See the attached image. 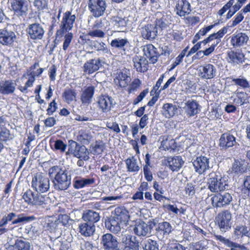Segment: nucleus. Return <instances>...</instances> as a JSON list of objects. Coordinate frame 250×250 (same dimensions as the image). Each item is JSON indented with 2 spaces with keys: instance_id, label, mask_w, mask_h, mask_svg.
Wrapping results in <instances>:
<instances>
[{
  "instance_id": "nucleus-1",
  "label": "nucleus",
  "mask_w": 250,
  "mask_h": 250,
  "mask_svg": "<svg viewBox=\"0 0 250 250\" xmlns=\"http://www.w3.org/2000/svg\"><path fill=\"white\" fill-rule=\"evenodd\" d=\"M49 174L52 177V188L56 190H65L71 185V174L65 167L53 166L49 169Z\"/></svg>"
},
{
  "instance_id": "nucleus-2",
  "label": "nucleus",
  "mask_w": 250,
  "mask_h": 250,
  "mask_svg": "<svg viewBox=\"0 0 250 250\" xmlns=\"http://www.w3.org/2000/svg\"><path fill=\"white\" fill-rule=\"evenodd\" d=\"M208 189L212 192L223 191L228 187V185L219 173L211 172L208 174Z\"/></svg>"
},
{
  "instance_id": "nucleus-3",
  "label": "nucleus",
  "mask_w": 250,
  "mask_h": 250,
  "mask_svg": "<svg viewBox=\"0 0 250 250\" xmlns=\"http://www.w3.org/2000/svg\"><path fill=\"white\" fill-rule=\"evenodd\" d=\"M32 187L40 193L47 192L50 189V180L42 173H36L32 178Z\"/></svg>"
},
{
  "instance_id": "nucleus-4",
  "label": "nucleus",
  "mask_w": 250,
  "mask_h": 250,
  "mask_svg": "<svg viewBox=\"0 0 250 250\" xmlns=\"http://www.w3.org/2000/svg\"><path fill=\"white\" fill-rule=\"evenodd\" d=\"M69 148L67 154H72L74 157L87 161L89 159V152L83 145H81L77 142L70 140L68 141Z\"/></svg>"
},
{
  "instance_id": "nucleus-5",
  "label": "nucleus",
  "mask_w": 250,
  "mask_h": 250,
  "mask_svg": "<svg viewBox=\"0 0 250 250\" xmlns=\"http://www.w3.org/2000/svg\"><path fill=\"white\" fill-rule=\"evenodd\" d=\"M25 201L35 206H42L46 204L49 200L48 197L38 192H33L30 189L27 190L23 195Z\"/></svg>"
},
{
  "instance_id": "nucleus-6",
  "label": "nucleus",
  "mask_w": 250,
  "mask_h": 250,
  "mask_svg": "<svg viewBox=\"0 0 250 250\" xmlns=\"http://www.w3.org/2000/svg\"><path fill=\"white\" fill-rule=\"evenodd\" d=\"M107 7L106 0H89L88 1V10L96 18L103 16Z\"/></svg>"
},
{
  "instance_id": "nucleus-7",
  "label": "nucleus",
  "mask_w": 250,
  "mask_h": 250,
  "mask_svg": "<svg viewBox=\"0 0 250 250\" xmlns=\"http://www.w3.org/2000/svg\"><path fill=\"white\" fill-rule=\"evenodd\" d=\"M75 20V15H72L70 11L65 12L61 21L60 29L57 30L56 35L62 36L65 33H68L73 28Z\"/></svg>"
},
{
  "instance_id": "nucleus-8",
  "label": "nucleus",
  "mask_w": 250,
  "mask_h": 250,
  "mask_svg": "<svg viewBox=\"0 0 250 250\" xmlns=\"http://www.w3.org/2000/svg\"><path fill=\"white\" fill-rule=\"evenodd\" d=\"M231 219V214L228 210H224L218 214L216 217V220L222 232H226L230 229Z\"/></svg>"
},
{
  "instance_id": "nucleus-9",
  "label": "nucleus",
  "mask_w": 250,
  "mask_h": 250,
  "mask_svg": "<svg viewBox=\"0 0 250 250\" xmlns=\"http://www.w3.org/2000/svg\"><path fill=\"white\" fill-rule=\"evenodd\" d=\"M26 32L28 38L33 40L42 39L45 33L43 26L38 22L29 24Z\"/></svg>"
},
{
  "instance_id": "nucleus-10",
  "label": "nucleus",
  "mask_w": 250,
  "mask_h": 250,
  "mask_svg": "<svg viewBox=\"0 0 250 250\" xmlns=\"http://www.w3.org/2000/svg\"><path fill=\"white\" fill-rule=\"evenodd\" d=\"M100 244L104 250H119L117 238L109 233H107L102 236Z\"/></svg>"
},
{
  "instance_id": "nucleus-11",
  "label": "nucleus",
  "mask_w": 250,
  "mask_h": 250,
  "mask_svg": "<svg viewBox=\"0 0 250 250\" xmlns=\"http://www.w3.org/2000/svg\"><path fill=\"white\" fill-rule=\"evenodd\" d=\"M232 198L231 194L228 192H222L213 196L211 198L212 206L215 208H221L230 204Z\"/></svg>"
},
{
  "instance_id": "nucleus-12",
  "label": "nucleus",
  "mask_w": 250,
  "mask_h": 250,
  "mask_svg": "<svg viewBox=\"0 0 250 250\" xmlns=\"http://www.w3.org/2000/svg\"><path fill=\"white\" fill-rule=\"evenodd\" d=\"M192 163L195 172L200 175L204 174L211 167L209 166V159L203 156L196 157Z\"/></svg>"
},
{
  "instance_id": "nucleus-13",
  "label": "nucleus",
  "mask_w": 250,
  "mask_h": 250,
  "mask_svg": "<svg viewBox=\"0 0 250 250\" xmlns=\"http://www.w3.org/2000/svg\"><path fill=\"white\" fill-rule=\"evenodd\" d=\"M10 3L15 15L23 18L26 16L28 7L26 0H17Z\"/></svg>"
},
{
  "instance_id": "nucleus-14",
  "label": "nucleus",
  "mask_w": 250,
  "mask_h": 250,
  "mask_svg": "<svg viewBox=\"0 0 250 250\" xmlns=\"http://www.w3.org/2000/svg\"><path fill=\"white\" fill-rule=\"evenodd\" d=\"M216 72L215 66L210 63H206L200 66L199 76L204 79H211L215 77Z\"/></svg>"
},
{
  "instance_id": "nucleus-15",
  "label": "nucleus",
  "mask_w": 250,
  "mask_h": 250,
  "mask_svg": "<svg viewBox=\"0 0 250 250\" xmlns=\"http://www.w3.org/2000/svg\"><path fill=\"white\" fill-rule=\"evenodd\" d=\"M97 103L99 109L105 113L110 112L115 104L114 99L111 97L105 95L100 96Z\"/></svg>"
},
{
  "instance_id": "nucleus-16",
  "label": "nucleus",
  "mask_w": 250,
  "mask_h": 250,
  "mask_svg": "<svg viewBox=\"0 0 250 250\" xmlns=\"http://www.w3.org/2000/svg\"><path fill=\"white\" fill-rule=\"evenodd\" d=\"M104 63V61L100 58L89 60L84 64L83 71L89 74H92L98 70Z\"/></svg>"
},
{
  "instance_id": "nucleus-17",
  "label": "nucleus",
  "mask_w": 250,
  "mask_h": 250,
  "mask_svg": "<svg viewBox=\"0 0 250 250\" xmlns=\"http://www.w3.org/2000/svg\"><path fill=\"white\" fill-rule=\"evenodd\" d=\"M15 80H6L0 82V93L4 95L13 94L16 88Z\"/></svg>"
},
{
  "instance_id": "nucleus-18",
  "label": "nucleus",
  "mask_w": 250,
  "mask_h": 250,
  "mask_svg": "<svg viewBox=\"0 0 250 250\" xmlns=\"http://www.w3.org/2000/svg\"><path fill=\"white\" fill-rule=\"evenodd\" d=\"M249 39L246 33L237 31L231 36L230 43L236 48L243 46L247 43Z\"/></svg>"
},
{
  "instance_id": "nucleus-19",
  "label": "nucleus",
  "mask_w": 250,
  "mask_h": 250,
  "mask_svg": "<svg viewBox=\"0 0 250 250\" xmlns=\"http://www.w3.org/2000/svg\"><path fill=\"white\" fill-rule=\"evenodd\" d=\"M16 40L15 33L7 29H4L0 32V43L3 45L10 46Z\"/></svg>"
},
{
  "instance_id": "nucleus-20",
  "label": "nucleus",
  "mask_w": 250,
  "mask_h": 250,
  "mask_svg": "<svg viewBox=\"0 0 250 250\" xmlns=\"http://www.w3.org/2000/svg\"><path fill=\"white\" fill-rule=\"evenodd\" d=\"M133 231L136 235L140 237H149L151 235L150 227L143 221L136 223Z\"/></svg>"
},
{
  "instance_id": "nucleus-21",
  "label": "nucleus",
  "mask_w": 250,
  "mask_h": 250,
  "mask_svg": "<svg viewBox=\"0 0 250 250\" xmlns=\"http://www.w3.org/2000/svg\"><path fill=\"white\" fill-rule=\"evenodd\" d=\"M176 14L180 17H185L191 11L190 3L187 0H178L175 8Z\"/></svg>"
},
{
  "instance_id": "nucleus-22",
  "label": "nucleus",
  "mask_w": 250,
  "mask_h": 250,
  "mask_svg": "<svg viewBox=\"0 0 250 250\" xmlns=\"http://www.w3.org/2000/svg\"><path fill=\"white\" fill-rule=\"evenodd\" d=\"M143 52L144 55L147 57L152 63H155L158 61L160 53L157 49L151 44H148L144 47Z\"/></svg>"
},
{
  "instance_id": "nucleus-23",
  "label": "nucleus",
  "mask_w": 250,
  "mask_h": 250,
  "mask_svg": "<svg viewBox=\"0 0 250 250\" xmlns=\"http://www.w3.org/2000/svg\"><path fill=\"white\" fill-rule=\"evenodd\" d=\"M199 104L195 100H188L185 103L183 107L188 117L194 116L200 111Z\"/></svg>"
},
{
  "instance_id": "nucleus-24",
  "label": "nucleus",
  "mask_w": 250,
  "mask_h": 250,
  "mask_svg": "<svg viewBox=\"0 0 250 250\" xmlns=\"http://www.w3.org/2000/svg\"><path fill=\"white\" fill-rule=\"evenodd\" d=\"M157 32L156 25L147 24L142 28L141 35L145 39L152 40L157 36Z\"/></svg>"
},
{
  "instance_id": "nucleus-25",
  "label": "nucleus",
  "mask_w": 250,
  "mask_h": 250,
  "mask_svg": "<svg viewBox=\"0 0 250 250\" xmlns=\"http://www.w3.org/2000/svg\"><path fill=\"white\" fill-rule=\"evenodd\" d=\"M122 223L111 215L105 219L104 224L105 228L107 229L113 233H117L121 230V224Z\"/></svg>"
},
{
  "instance_id": "nucleus-26",
  "label": "nucleus",
  "mask_w": 250,
  "mask_h": 250,
  "mask_svg": "<svg viewBox=\"0 0 250 250\" xmlns=\"http://www.w3.org/2000/svg\"><path fill=\"white\" fill-rule=\"evenodd\" d=\"M235 138L230 134H222L219 140V146L222 149L233 146L236 144Z\"/></svg>"
},
{
  "instance_id": "nucleus-27",
  "label": "nucleus",
  "mask_w": 250,
  "mask_h": 250,
  "mask_svg": "<svg viewBox=\"0 0 250 250\" xmlns=\"http://www.w3.org/2000/svg\"><path fill=\"white\" fill-rule=\"evenodd\" d=\"M78 229L81 234L84 237H90L95 231V225L86 222L80 223Z\"/></svg>"
},
{
  "instance_id": "nucleus-28",
  "label": "nucleus",
  "mask_w": 250,
  "mask_h": 250,
  "mask_svg": "<svg viewBox=\"0 0 250 250\" xmlns=\"http://www.w3.org/2000/svg\"><path fill=\"white\" fill-rule=\"evenodd\" d=\"M134 63V68L139 72H144L147 70L148 61L146 58L142 57L136 56L133 59Z\"/></svg>"
},
{
  "instance_id": "nucleus-29",
  "label": "nucleus",
  "mask_w": 250,
  "mask_h": 250,
  "mask_svg": "<svg viewBox=\"0 0 250 250\" xmlns=\"http://www.w3.org/2000/svg\"><path fill=\"white\" fill-rule=\"evenodd\" d=\"M131 82V78L126 71L121 72L117 74L114 79V82L121 87H126Z\"/></svg>"
},
{
  "instance_id": "nucleus-30",
  "label": "nucleus",
  "mask_w": 250,
  "mask_h": 250,
  "mask_svg": "<svg viewBox=\"0 0 250 250\" xmlns=\"http://www.w3.org/2000/svg\"><path fill=\"white\" fill-rule=\"evenodd\" d=\"M82 218L85 222L94 225L100 220V216L98 212L89 209L83 211Z\"/></svg>"
},
{
  "instance_id": "nucleus-31",
  "label": "nucleus",
  "mask_w": 250,
  "mask_h": 250,
  "mask_svg": "<svg viewBox=\"0 0 250 250\" xmlns=\"http://www.w3.org/2000/svg\"><path fill=\"white\" fill-rule=\"evenodd\" d=\"M228 62L235 64L242 63L245 61L244 55L239 52L230 51L227 53Z\"/></svg>"
},
{
  "instance_id": "nucleus-32",
  "label": "nucleus",
  "mask_w": 250,
  "mask_h": 250,
  "mask_svg": "<svg viewBox=\"0 0 250 250\" xmlns=\"http://www.w3.org/2000/svg\"><path fill=\"white\" fill-rule=\"evenodd\" d=\"M124 250H140V242L135 236L128 235L126 237Z\"/></svg>"
},
{
  "instance_id": "nucleus-33",
  "label": "nucleus",
  "mask_w": 250,
  "mask_h": 250,
  "mask_svg": "<svg viewBox=\"0 0 250 250\" xmlns=\"http://www.w3.org/2000/svg\"><path fill=\"white\" fill-rule=\"evenodd\" d=\"M155 230L157 235L167 236L172 231V226L169 222L164 221L157 224Z\"/></svg>"
},
{
  "instance_id": "nucleus-34",
  "label": "nucleus",
  "mask_w": 250,
  "mask_h": 250,
  "mask_svg": "<svg viewBox=\"0 0 250 250\" xmlns=\"http://www.w3.org/2000/svg\"><path fill=\"white\" fill-rule=\"evenodd\" d=\"M94 183L95 179L93 178L78 177L74 180L73 186L75 189H78L93 185Z\"/></svg>"
},
{
  "instance_id": "nucleus-35",
  "label": "nucleus",
  "mask_w": 250,
  "mask_h": 250,
  "mask_svg": "<svg viewBox=\"0 0 250 250\" xmlns=\"http://www.w3.org/2000/svg\"><path fill=\"white\" fill-rule=\"evenodd\" d=\"M233 235L235 238L239 239L244 236L250 237V228L245 225L239 224L234 227Z\"/></svg>"
},
{
  "instance_id": "nucleus-36",
  "label": "nucleus",
  "mask_w": 250,
  "mask_h": 250,
  "mask_svg": "<svg viewBox=\"0 0 250 250\" xmlns=\"http://www.w3.org/2000/svg\"><path fill=\"white\" fill-rule=\"evenodd\" d=\"M184 163V161L180 156L169 158L168 160L169 167L172 171H178Z\"/></svg>"
},
{
  "instance_id": "nucleus-37",
  "label": "nucleus",
  "mask_w": 250,
  "mask_h": 250,
  "mask_svg": "<svg viewBox=\"0 0 250 250\" xmlns=\"http://www.w3.org/2000/svg\"><path fill=\"white\" fill-rule=\"evenodd\" d=\"M112 215L121 222H127L129 219L128 212L124 207L116 208Z\"/></svg>"
},
{
  "instance_id": "nucleus-38",
  "label": "nucleus",
  "mask_w": 250,
  "mask_h": 250,
  "mask_svg": "<svg viewBox=\"0 0 250 250\" xmlns=\"http://www.w3.org/2000/svg\"><path fill=\"white\" fill-rule=\"evenodd\" d=\"M95 91L93 86L87 87L82 93L81 97L82 103L83 104H89L91 103Z\"/></svg>"
},
{
  "instance_id": "nucleus-39",
  "label": "nucleus",
  "mask_w": 250,
  "mask_h": 250,
  "mask_svg": "<svg viewBox=\"0 0 250 250\" xmlns=\"http://www.w3.org/2000/svg\"><path fill=\"white\" fill-rule=\"evenodd\" d=\"M125 162L127 171L137 173L139 171L140 167L138 164L137 159L134 156L128 158Z\"/></svg>"
},
{
  "instance_id": "nucleus-40",
  "label": "nucleus",
  "mask_w": 250,
  "mask_h": 250,
  "mask_svg": "<svg viewBox=\"0 0 250 250\" xmlns=\"http://www.w3.org/2000/svg\"><path fill=\"white\" fill-rule=\"evenodd\" d=\"M78 141L84 145L89 144L92 139V135L88 130H81L77 137Z\"/></svg>"
},
{
  "instance_id": "nucleus-41",
  "label": "nucleus",
  "mask_w": 250,
  "mask_h": 250,
  "mask_svg": "<svg viewBox=\"0 0 250 250\" xmlns=\"http://www.w3.org/2000/svg\"><path fill=\"white\" fill-rule=\"evenodd\" d=\"M171 19L170 15L164 14L161 18L156 20L155 25H156V27L159 26L162 30L167 28L171 23Z\"/></svg>"
},
{
  "instance_id": "nucleus-42",
  "label": "nucleus",
  "mask_w": 250,
  "mask_h": 250,
  "mask_svg": "<svg viewBox=\"0 0 250 250\" xmlns=\"http://www.w3.org/2000/svg\"><path fill=\"white\" fill-rule=\"evenodd\" d=\"M12 247L16 250H30V243L26 239H18Z\"/></svg>"
},
{
  "instance_id": "nucleus-43",
  "label": "nucleus",
  "mask_w": 250,
  "mask_h": 250,
  "mask_svg": "<svg viewBox=\"0 0 250 250\" xmlns=\"http://www.w3.org/2000/svg\"><path fill=\"white\" fill-rule=\"evenodd\" d=\"M246 171L247 168L245 166L244 162L235 160L231 168V172H234L237 174H241Z\"/></svg>"
},
{
  "instance_id": "nucleus-44",
  "label": "nucleus",
  "mask_w": 250,
  "mask_h": 250,
  "mask_svg": "<svg viewBox=\"0 0 250 250\" xmlns=\"http://www.w3.org/2000/svg\"><path fill=\"white\" fill-rule=\"evenodd\" d=\"M176 105L172 104L166 103L163 106V114L167 118L173 116L177 112Z\"/></svg>"
},
{
  "instance_id": "nucleus-45",
  "label": "nucleus",
  "mask_w": 250,
  "mask_h": 250,
  "mask_svg": "<svg viewBox=\"0 0 250 250\" xmlns=\"http://www.w3.org/2000/svg\"><path fill=\"white\" fill-rule=\"evenodd\" d=\"M128 42L127 39L117 38L111 41L110 45L113 48L125 50L124 47Z\"/></svg>"
},
{
  "instance_id": "nucleus-46",
  "label": "nucleus",
  "mask_w": 250,
  "mask_h": 250,
  "mask_svg": "<svg viewBox=\"0 0 250 250\" xmlns=\"http://www.w3.org/2000/svg\"><path fill=\"white\" fill-rule=\"evenodd\" d=\"M109 25L108 21L105 18H102L96 20L92 26V29H98L105 30Z\"/></svg>"
},
{
  "instance_id": "nucleus-47",
  "label": "nucleus",
  "mask_w": 250,
  "mask_h": 250,
  "mask_svg": "<svg viewBox=\"0 0 250 250\" xmlns=\"http://www.w3.org/2000/svg\"><path fill=\"white\" fill-rule=\"evenodd\" d=\"M144 250H159V246L156 241L148 239L143 243Z\"/></svg>"
},
{
  "instance_id": "nucleus-48",
  "label": "nucleus",
  "mask_w": 250,
  "mask_h": 250,
  "mask_svg": "<svg viewBox=\"0 0 250 250\" xmlns=\"http://www.w3.org/2000/svg\"><path fill=\"white\" fill-rule=\"evenodd\" d=\"M76 96V93L74 89L66 88L62 93V97L64 101L67 103H70L75 100Z\"/></svg>"
},
{
  "instance_id": "nucleus-49",
  "label": "nucleus",
  "mask_w": 250,
  "mask_h": 250,
  "mask_svg": "<svg viewBox=\"0 0 250 250\" xmlns=\"http://www.w3.org/2000/svg\"><path fill=\"white\" fill-rule=\"evenodd\" d=\"M105 147V144L102 141H96L95 145L91 146V152L94 154H101Z\"/></svg>"
},
{
  "instance_id": "nucleus-50",
  "label": "nucleus",
  "mask_w": 250,
  "mask_h": 250,
  "mask_svg": "<svg viewBox=\"0 0 250 250\" xmlns=\"http://www.w3.org/2000/svg\"><path fill=\"white\" fill-rule=\"evenodd\" d=\"M176 147L175 142L174 139H168L167 137L163 138L161 141L160 148L165 150H168L170 149H174Z\"/></svg>"
},
{
  "instance_id": "nucleus-51",
  "label": "nucleus",
  "mask_w": 250,
  "mask_h": 250,
  "mask_svg": "<svg viewBox=\"0 0 250 250\" xmlns=\"http://www.w3.org/2000/svg\"><path fill=\"white\" fill-rule=\"evenodd\" d=\"M112 21L114 22V28L119 31L123 30L126 26V21L122 18L119 17H114L112 18Z\"/></svg>"
},
{
  "instance_id": "nucleus-52",
  "label": "nucleus",
  "mask_w": 250,
  "mask_h": 250,
  "mask_svg": "<svg viewBox=\"0 0 250 250\" xmlns=\"http://www.w3.org/2000/svg\"><path fill=\"white\" fill-rule=\"evenodd\" d=\"M91 45L97 51H102L104 53L108 52V50L106 47L105 44L103 42H99L97 41H91Z\"/></svg>"
},
{
  "instance_id": "nucleus-53",
  "label": "nucleus",
  "mask_w": 250,
  "mask_h": 250,
  "mask_svg": "<svg viewBox=\"0 0 250 250\" xmlns=\"http://www.w3.org/2000/svg\"><path fill=\"white\" fill-rule=\"evenodd\" d=\"M16 216V213L14 212H10L4 215L0 220V227L6 226L9 222L12 221Z\"/></svg>"
},
{
  "instance_id": "nucleus-54",
  "label": "nucleus",
  "mask_w": 250,
  "mask_h": 250,
  "mask_svg": "<svg viewBox=\"0 0 250 250\" xmlns=\"http://www.w3.org/2000/svg\"><path fill=\"white\" fill-rule=\"evenodd\" d=\"M36 219L34 216H22L21 215H19L18 218L12 222V224L15 225L19 224L22 222H29L31 221L35 220Z\"/></svg>"
},
{
  "instance_id": "nucleus-55",
  "label": "nucleus",
  "mask_w": 250,
  "mask_h": 250,
  "mask_svg": "<svg viewBox=\"0 0 250 250\" xmlns=\"http://www.w3.org/2000/svg\"><path fill=\"white\" fill-rule=\"evenodd\" d=\"M33 5L39 10H43L48 8L47 0H34Z\"/></svg>"
},
{
  "instance_id": "nucleus-56",
  "label": "nucleus",
  "mask_w": 250,
  "mask_h": 250,
  "mask_svg": "<svg viewBox=\"0 0 250 250\" xmlns=\"http://www.w3.org/2000/svg\"><path fill=\"white\" fill-rule=\"evenodd\" d=\"M73 38V34L72 33L68 32L64 35V42L62 45V49L66 51L72 42Z\"/></svg>"
},
{
  "instance_id": "nucleus-57",
  "label": "nucleus",
  "mask_w": 250,
  "mask_h": 250,
  "mask_svg": "<svg viewBox=\"0 0 250 250\" xmlns=\"http://www.w3.org/2000/svg\"><path fill=\"white\" fill-rule=\"evenodd\" d=\"M215 237L216 240L220 241L223 244L229 247H235L236 244L228 239H227L220 235H215Z\"/></svg>"
},
{
  "instance_id": "nucleus-58",
  "label": "nucleus",
  "mask_w": 250,
  "mask_h": 250,
  "mask_svg": "<svg viewBox=\"0 0 250 250\" xmlns=\"http://www.w3.org/2000/svg\"><path fill=\"white\" fill-rule=\"evenodd\" d=\"M87 35L92 38H103L104 37L105 33L103 30L98 29H93V30L89 31Z\"/></svg>"
},
{
  "instance_id": "nucleus-59",
  "label": "nucleus",
  "mask_w": 250,
  "mask_h": 250,
  "mask_svg": "<svg viewBox=\"0 0 250 250\" xmlns=\"http://www.w3.org/2000/svg\"><path fill=\"white\" fill-rule=\"evenodd\" d=\"M232 81L235 84L244 88H249L250 86L249 83L245 78L233 79Z\"/></svg>"
},
{
  "instance_id": "nucleus-60",
  "label": "nucleus",
  "mask_w": 250,
  "mask_h": 250,
  "mask_svg": "<svg viewBox=\"0 0 250 250\" xmlns=\"http://www.w3.org/2000/svg\"><path fill=\"white\" fill-rule=\"evenodd\" d=\"M237 98H238L240 100V105H242L249 103V99L250 97L247 93L240 92H237Z\"/></svg>"
},
{
  "instance_id": "nucleus-61",
  "label": "nucleus",
  "mask_w": 250,
  "mask_h": 250,
  "mask_svg": "<svg viewBox=\"0 0 250 250\" xmlns=\"http://www.w3.org/2000/svg\"><path fill=\"white\" fill-rule=\"evenodd\" d=\"M66 146V145L61 140H57L55 141L54 147L56 150H60L61 152H64L65 151Z\"/></svg>"
},
{
  "instance_id": "nucleus-62",
  "label": "nucleus",
  "mask_w": 250,
  "mask_h": 250,
  "mask_svg": "<svg viewBox=\"0 0 250 250\" xmlns=\"http://www.w3.org/2000/svg\"><path fill=\"white\" fill-rule=\"evenodd\" d=\"M166 250H187V248L178 243H171L168 244Z\"/></svg>"
},
{
  "instance_id": "nucleus-63",
  "label": "nucleus",
  "mask_w": 250,
  "mask_h": 250,
  "mask_svg": "<svg viewBox=\"0 0 250 250\" xmlns=\"http://www.w3.org/2000/svg\"><path fill=\"white\" fill-rule=\"evenodd\" d=\"M70 220L69 217L66 214L60 215L57 221V224H61L64 226H67Z\"/></svg>"
},
{
  "instance_id": "nucleus-64",
  "label": "nucleus",
  "mask_w": 250,
  "mask_h": 250,
  "mask_svg": "<svg viewBox=\"0 0 250 250\" xmlns=\"http://www.w3.org/2000/svg\"><path fill=\"white\" fill-rule=\"evenodd\" d=\"M58 108L57 104L55 100H53L49 104L48 107L47 109V114L48 115H53V113L56 111Z\"/></svg>"
}]
</instances>
